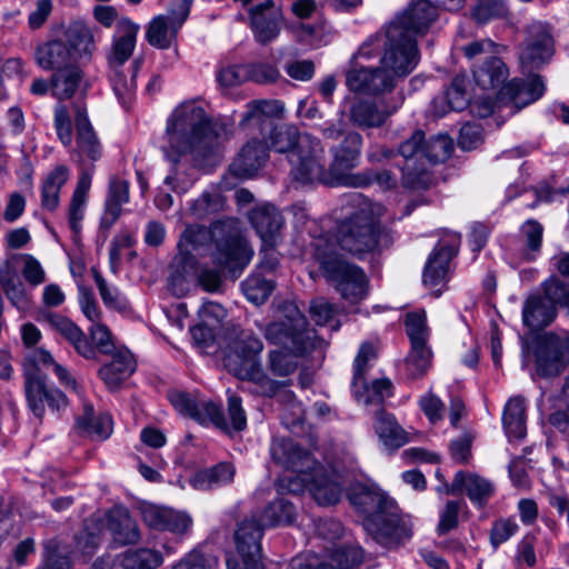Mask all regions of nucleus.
<instances>
[{
  "label": "nucleus",
  "instance_id": "9d476101",
  "mask_svg": "<svg viewBox=\"0 0 569 569\" xmlns=\"http://www.w3.org/2000/svg\"><path fill=\"white\" fill-rule=\"evenodd\" d=\"M397 24H389L385 32L368 38L359 47V57L375 59L380 57V68L391 77L396 86L398 79L407 77L417 67L420 56L416 40L401 36Z\"/></svg>",
  "mask_w": 569,
  "mask_h": 569
},
{
  "label": "nucleus",
  "instance_id": "f704fd0d",
  "mask_svg": "<svg viewBox=\"0 0 569 569\" xmlns=\"http://www.w3.org/2000/svg\"><path fill=\"white\" fill-rule=\"evenodd\" d=\"M469 104V96L466 92V81L456 77L450 87L432 101L435 116L442 117L449 111H461Z\"/></svg>",
  "mask_w": 569,
  "mask_h": 569
},
{
  "label": "nucleus",
  "instance_id": "79ce46f5",
  "mask_svg": "<svg viewBox=\"0 0 569 569\" xmlns=\"http://www.w3.org/2000/svg\"><path fill=\"white\" fill-rule=\"evenodd\" d=\"M81 79L82 71L77 64L56 70L50 83L52 96L59 100L71 98L77 91Z\"/></svg>",
  "mask_w": 569,
  "mask_h": 569
},
{
  "label": "nucleus",
  "instance_id": "4468645a",
  "mask_svg": "<svg viewBox=\"0 0 569 569\" xmlns=\"http://www.w3.org/2000/svg\"><path fill=\"white\" fill-rule=\"evenodd\" d=\"M53 126L60 142L72 150L73 157L83 164L94 162L102 157L101 142L91 126L87 110L80 104L71 109L62 103L54 107Z\"/></svg>",
  "mask_w": 569,
  "mask_h": 569
},
{
  "label": "nucleus",
  "instance_id": "9b49d317",
  "mask_svg": "<svg viewBox=\"0 0 569 569\" xmlns=\"http://www.w3.org/2000/svg\"><path fill=\"white\" fill-rule=\"evenodd\" d=\"M139 24L122 17L117 24L110 48L107 52L108 76L111 88L122 106H129L136 94V76L141 62L133 60L127 66L137 44Z\"/></svg>",
  "mask_w": 569,
  "mask_h": 569
},
{
  "label": "nucleus",
  "instance_id": "72a5a7b5",
  "mask_svg": "<svg viewBox=\"0 0 569 569\" xmlns=\"http://www.w3.org/2000/svg\"><path fill=\"white\" fill-rule=\"evenodd\" d=\"M282 112L283 106L278 100H254L247 104L240 126L244 129L263 130L269 127L270 118L280 117Z\"/></svg>",
  "mask_w": 569,
  "mask_h": 569
},
{
  "label": "nucleus",
  "instance_id": "6e6d98bb",
  "mask_svg": "<svg viewBox=\"0 0 569 569\" xmlns=\"http://www.w3.org/2000/svg\"><path fill=\"white\" fill-rule=\"evenodd\" d=\"M224 199L218 189L206 191L198 198L191 210L194 217L204 218L210 213L217 212L223 208Z\"/></svg>",
  "mask_w": 569,
  "mask_h": 569
},
{
  "label": "nucleus",
  "instance_id": "f03ea898",
  "mask_svg": "<svg viewBox=\"0 0 569 569\" xmlns=\"http://www.w3.org/2000/svg\"><path fill=\"white\" fill-rule=\"evenodd\" d=\"M216 240L213 261L230 272L241 271L253 256L247 240L231 223H217L211 230L193 224L188 226L178 242V253L174 257L169 277L170 290L176 296L187 292L188 279L196 274V257L211 239Z\"/></svg>",
  "mask_w": 569,
  "mask_h": 569
},
{
  "label": "nucleus",
  "instance_id": "49530a36",
  "mask_svg": "<svg viewBox=\"0 0 569 569\" xmlns=\"http://www.w3.org/2000/svg\"><path fill=\"white\" fill-rule=\"evenodd\" d=\"M163 556L152 548H137L126 550L120 558L124 569H157L163 563Z\"/></svg>",
  "mask_w": 569,
  "mask_h": 569
},
{
  "label": "nucleus",
  "instance_id": "58836bf2",
  "mask_svg": "<svg viewBox=\"0 0 569 569\" xmlns=\"http://www.w3.org/2000/svg\"><path fill=\"white\" fill-rule=\"evenodd\" d=\"M129 201V183L122 179H112L106 201L101 224L109 229L121 216L122 206Z\"/></svg>",
  "mask_w": 569,
  "mask_h": 569
},
{
  "label": "nucleus",
  "instance_id": "c9c22d12",
  "mask_svg": "<svg viewBox=\"0 0 569 569\" xmlns=\"http://www.w3.org/2000/svg\"><path fill=\"white\" fill-rule=\"evenodd\" d=\"M108 529L113 540L121 545L136 543L140 539V531L127 509L116 507L107 516Z\"/></svg>",
  "mask_w": 569,
  "mask_h": 569
},
{
  "label": "nucleus",
  "instance_id": "20e7f679",
  "mask_svg": "<svg viewBox=\"0 0 569 569\" xmlns=\"http://www.w3.org/2000/svg\"><path fill=\"white\" fill-rule=\"evenodd\" d=\"M270 452L277 463L292 472L281 479L282 488L293 493L308 490L322 506L340 500L342 488L338 475L317 465L292 439H274Z\"/></svg>",
  "mask_w": 569,
  "mask_h": 569
},
{
  "label": "nucleus",
  "instance_id": "3c124183",
  "mask_svg": "<svg viewBox=\"0 0 569 569\" xmlns=\"http://www.w3.org/2000/svg\"><path fill=\"white\" fill-rule=\"evenodd\" d=\"M432 352L429 346L411 347L406 359V372L408 378L417 379L422 377L431 366Z\"/></svg>",
  "mask_w": 569,
  "mask_h": 569
},
{
  "label": "nucleus",
  "instance_id": "393cba45",
  "mask_svg": "<svg viewBox=\"0 0 569 569\" xmlns=\"http://www.w3.org/2000/svg\"><path fill=\"white\" fill-rule=\"evenodd\" d=\"M446 491L453 495L465 492L472 503L482 507L493 495L495 486L479 475L458 471Z\"/></svg>",
  "mask_w": 569,
  "mask_h": 569
},
{
  "label": "nucleus",
  "instance_id": "4d7b16f0",
  "mask_svg": "<svg viewBox=\"0 0 569 569\" xmlns=\"http://www.w3.org/2000/svg\"><path fill=\"white\" fill-rule=\"evenodd\" d=\"M20 270L24 280L31 287H38L46 281V271L38 259L31 254H20Z\"/></svg>",
  "mask_w": 569,
  "mask_h": 569
},
{
  "label": "nucleus",
  "instance_id": "7ed1b4c3",
  "mask_svg": "<svg viewBox=\"0 0 569 569\" xmlns=\"http://www.w3.org/2000/svg\"><path fill=\"white\" fill-rule=\"evenodd\" d=\"M231 133V124L220 119L211 120L199 102L184 101L167 120L162 150L173 162L186 154L201 162L217 153Z\"/></svg>",
  "mask_w": 569,
  "mask_h": 569
},
{
  "label": "nucleus",
  "instance_id": "ea45409f",
  "mask_svg": "<svg viewBox=\"0 0 569 569\" xmlns=\"http://www.w3.org/2000/svg\"><path fill=\"white\" fill-rule=\"evenodd\" d=\"M526 403L521 397H512L505 406L502 422L510 440L522 439L526 435Z\"/></svg>",
  "mask_w": 569,
  "mask_h": 569
},
{
  "label": "nucleus",
  "instance_id": "052dcab7",
  "mask_svg": "<svg viewBox=\"0 0 569 569\" xmlns=\"http://www.w3.org/2000/svg\"><path fill=\"white\" fill-rule=\"evenodd\" d=\"M418 405L430 423H437L443 419L445 405L435 393L427 392L422 395L418 400Z\"/></svg>",
  "mask_w": 569,
  "mask_h": 569
},
{
  "label": "nucleus",
  "instance_id": "c756f323",
  "mask_svg": "<svg viewBox=\"0 0 569 569\" xmlns=\"http://www.w3.org/2000/svg\"><path fill=\"white\" fill-rule=\"evenodd\" d=\"M0 287L8 300L20 312H27L31 308L30 295L27 292L17 269L10 263L0 268Z\"/></svg>",
  "mask_w": 569,
  "mask_h": 569
},
{
  "label": "nucleus",
  "instance_id": "ddd939ff",
  "mask_svg": "<svg viewBox=\"0 0 569 569\" xmlns=\"http://www.w3.org/2000/svg\"><path fill=\"white\" fill-rule=\"evenodd\" d=\"M92 29L83 21H72L63 31L62 38L40 44L36 61L44 70H59L89 61L96 51Z\"/></svg>",
  "mask_w": 569,
  "mask_h": 569
},
{
  "label": "nucleus",
  "instance_id": "5fc2aeb1",
  "mask_svg": "<svg viewBox=\"0 0 569 569\" xmlns=\"http://www.w3.org/2000/svg\"><path fill=\"white\" fill-rule=\"evenodd\" d=\"M273 283L258 273L249 276L242 282V291L246 298L254 303L262 305L269 298L273 290Z\"/></svg>",
  "mask_w": 569,
  "mask_h": 569
},
{
  "label": "nucleus",
  "instance_id": "2eb2a0df",
  "mask_svg": "<svg viewBox=\"0 0 569 569\" xmlns=\"http://www.w3.org/2000/svg\"><path fill=\"white\" fill-rule=\"evenodd\" d=\"M397 156L402 158V163L397 162L402 172V184L406 188H427L431 183L423 161V132L416 130L410 138L405 140L398 149Z\"/></svg>",
  "mask_w": 569,
  "mask_h": 569
},
{
  "label": "nucleus",
  "instance_id": "6e6552de",
  "mask_svg": "<svg viewBox=\"0 0 569 569\" xmlns=\"http://www.w3.org/2000/svg\"><path fill=\"white\" fill-rule=\"evenodd\" d=\"M23 369L27 400L31 411L37 417L43 415L46 405L51 409L60 410L66 408L68 402L62 391L47 387V371L51 370L64 388L73 391L78 390V383L69 370L57 362L52 355L43 348L34 349L28 353Z\"/></svg>",
  "mask_w": 569,
  "mask_h": 569
},
{
  "label": "nucleus",
  "instance_id": "bf43d9fd",
  "mask_svg": "<svg viewBox=\"0 0 569 569\" xmlns=\"http://www.w3.org/2000/svg\"><path fill=\"white\" fill-rule=\"evenodd\" d=\"M216 77L222 88L229 89L248 81L249 72L244 64H234L220 68Z\"/></svg>",
  "mask_w": 569,
  "mask_h": 569
},
{
  "label": "nucleus",
  "instance_id": "a19ab883",
  "mask_svg": "<svg viewBox=\"0 0 569 569\" xmlns=\"http://www.w3.org/2000/svg\"><path fill=\"white\" fill-rule=\"evenodd\" d=\"M69 179V169L66 166H58L44 178L41 187V206L43 209L53 211L59 206L60 190Z\"/></svg>",
  "mask_w": 569,
  "mask_h": 569
},
{
  "label": "nucleus",
  "instance_id": "13d9d810",
  "mask_svg": "<svg viewBox=\"0 0 569 569\" xmlns=\"http://www.w3.org/2000/svg\"><path fill=\"white\" fill-rule=\"evenodd\" d=\"M218 560L199 549H193L177 561L171 569H214Z\"/></svg>",
  "mask_w": 569,
  "mask_h": 569
},
{
  "label": "nucleus",
  "instance_id": "8fccbe9b",
  "mask_svg": "<svg viewBox=\"0 0 569 569\" xmlns=\"http://www.w3.org/2000/svg\"><path fill=\"white\" fill-rule=\"evenodd\" d=\"M453 150V142L448 134H437L423 139V161L438 163L446 161Z\"/></svg>",
  "mask_w": 569,
  "mask_h": 569
},
{
  "label": "nucleus",
  "instance_id": "b1692460",
  "mask_svg": "<svg viewBox=\"0 0 569 569\" xmlns=\"http://www.w3.org/2000/svg\"><path fill=\"white\" fill-rule=\"evenodd\" d=\"M529 34L520 53V62L523 68L533 69L551 58L553 43L547 28L541 23L532 24Z\"/></svg>",
  "mask_w": 569,
  "mask_h": 569
},
{
  "label": "nucleus",
  "instance_id": "c85d7f7f",
  "mask_svg": "<svg viewBox=\"0 0 569 569\" xmlns=\"http://www.w3.org/2000/svg\"><path fill=\"white\" fill-rule=\"evenodd\" d=\"M50 329L64 337L82 357L90 359L94 357V349L88 342L81 329L68 318L58 313H48L44 317Z\"/></svg>",
  "mask_w": 569,
  "mask_h": 569
},
{
  "label": "nucleus",
  "instance_id": "f3484780",
  "mask_svg": "<svg viewBox=\"0 0 569 569\" xmlns=\"http://www.w3.org/2000/svg\"><path fill=\"white\" fill-rule=\"evenodd\" d=\"M375 358V348L370 343H363L355 359L353 365V395L358 402L368 405H380L386 398L392 395V383L388 379H377L367 386L363 376L367 365Z\"/></svg>",
  "mask_w": 569,
  "mask_h": 569
},
{
  "label": "nucleus",
  "instance_id": "e433bc0d",
  "mask_svg": "<svg viewBox=\"0 0 569 569\" xmlns=\"http://www.w3.org/2000/svg\"><path fill=\"white\" fill-rule=\"evenodd\" d=\"M134 371L132 355L127 350L118 351L112 360L103 366L99 375L109 389L118 388Z\"/></svg>",
  "mask_w": 569,
  "mask_h": 569
},
{
  "label": "nucleus",
  "instance_id": "09e8293b",
  "mask_svg": "<svg viewBox=\"0 0 569 569\" xmlns=\"http://www.w3.org/2000/svg\"><path fill=\"white\" fill-rule=\"evenodd\" d=\"M93 278L100 297L107 308L117 310L119 312H127L129 310V302L118 287L109 284L106 279L96 270H93Z\"/></svg>",
  "mask_w": 569,
  "mask_h": 569
},
{
  "label": "nucleus",
  "instance_id": "dca6fc26",
  "mask_svg": "<svg viewBox=\"0 0 569 569\" xmlns=\"http://www.w3.org/2000/svg\"><path fill=\"white\" fill-rule=\"evenodd\" d=\"M191 0H176L167 13L156 16L147 26L146 39L158 49H168L190 12Z\"/></svg>",
  "mask_w": 569,
  "mask_h": 569
},
{
  "label": "nucleus",
  "instance_id": "0e129e2a",
  "mask_svg": "<svg viewBox=\"0 0 569 569\" xmlns=\"http://www.w3.org/2000/svg\"><path fill=\"white\" fill-rule=\"evenodd\" d=\"M460 502L448 501L439 513V523L437 530L440 535L447 533L458 525Z\"/></svg>",
  "mask_w": 569,
  "mask_h": 569
},
{
  "label": "nucleus",
  "instance_id": "338daca9",
  "mask_svg": "<svg viewBox=\"0 0 569 569\" xmlns=\"http://www.w3.org/2000/svg\"><path fill=\"white\" fill-rule=\"evenodd\" d=\"M46 562L43 569H70L69 559L59 552L56 541H48L44 546Z\"/></svg>",
  "mask_w": 569,
  "mask_h": 569
},
{
  "label": "nucleus",
  "instance_id": "774afa93",
  "mask_svg": "<svg viewBox=\"0 0 569 569\" xmlns=\"http://www.w3.org/2000/svg\"><path fill=\"white\" fill-rule=\"evenodd\" d=\"M482 141L481 128L477 124L467 123L461 127L458 144L463 150L476 149Z\"/></svg>",
  "mask_w": 569,
  "mask_h": 569
},
{
  "label": "nucleus",
  "instance_id": "37998d69",
  "mask_svg": "<svg viewBox=\"0 0 569 569\" xmlns=\"http://www.w3.org/2000/svg\"><path fill=\"white\" fill-rule=\"evenodd\" d=\"M473 77L479 87L485 90L497 89L508 77L506 64L497 57H491L482 66L473 70Z\"/></svg>",
  "mask_w": 569,
  "mask_h": 569
},
{
  "label": "nucleus",
  "instance_id": "bb28decb",
  "mask_svg": "<svg viewBox=\"0 0 569 569\" xmlns=\"http://www.w3.org/2000/svg\"><path fill=\"white\" fill-rule=\"evenodd\" d=\"M268 147L260 140H249L230 166L231 172L239 178H251L264 164Z\"/></svg>",
  "mask_w": 569,
  "mask_h": 569
},
{
  "label": "nucleus",
  "instance_id": "603ef678",
  "mask_svg": "<svg viewBox=\"0 0 569 569\" xmlns=\"http://www.w3.org/2000/svg\"><path fill=\"white\" fill-rule=\"evenodd\" d=\"M405 325L411 347L428 346L429 328L425 310L409 312L406 316Z\"/></svg>",
  "mask_w": 569,
  "mask_h": 569
},
{
  "label": "nucleus",
  "instance_id": "a18cd8bd",
  "mask_svg": "<svg viewBox=\"0 0 569 569\" xmlns=\"http://www.w3.org/2000/svg\"><path fill=\"white\" fill-rule=\"evenodd\" d=\"M392 111L380 110L375 103L357 100L350 109V120L362 128L380 127Z\"/></svg>",
  "mask_w": 569,
  "mask_h": 569
},
{
  "label": "nucleus",
  "instance_id": "4c0bfd02",
  "mask_svg": "<svg viewBox=\"0 0 569 569\" xmlns=\"http://www.w3.org/2000/svg\"><path fill=\"white\" fill-rule=\"evenodd\" d=\"M376 433L388 450H395L409 441L408 433L398 425L395 417L385 411H379L375 421Z\"/></svg>",
  "mask_w": 569,
  "mask_h": 569
},
{
  "label": "nucleus",
  "instance_id": "5701e85b",
  "mask_svg": "<svg viewBox=\"0 0 569 569\" xmlns=\"http://www.w3.org/2000/svg\"><path fill=\"white\" fill-rule=\"evenodd\" d=\"M249 220L261 239L263 248H274L280 242L284 221L273 204L257 206L250 211Z\"/></svg>",
  "mask_w": 569,
  "mask_h": 569
},
{
  "label": "nucleus",
  "instance_id": "a211bd4d",
  "mask_svg": "<svg viewBox=\"0 0 569 569\" xmlns=\"http://www.w3.org/2000/svg\"><path fill=\"white\" fill-rule=\"evenodd\" d=\"M371 59L360 58L359 50L352 56L346 71V86L352 92L376 96L392 90L391 77L380 67H367L363 62Z\"/></svg>",
  "mask_w": 569,
  "mask_h": 569
},
{
  "label": "nucleus",
  "instance_id": "0eeeda50",
  "mask_svg": "<svg viewBox=\"0 0 569 569\" xmlns=\"http://www.w3.org/2000/svg\"><path fill=\"white\" fill-rule=\"evenodd\" d=\"M286 320L274 321L264 330L266 339L283 350H271L269 352V369L279 377H287L293 373L298 367L297 357L312 350L316 347V335L308 328L306 317L300 310L289 305Z\"/></svg>",
  "mask_w": 569,
  "mask_h": 569
},
{
  "label": "nucleus",
  "instance_id": "423d86ee",
  "mask_svg": "<svg viewBox=\"0 0 569 569\" xmlns=\"http://www.w3.org/2000/svg\"><path fill=\"white\" fill-rule=\"evenodd\" d=\"M277 152H287L291 164L293 180L301 184L312 183H351L360 184V181H350L346 178L333 177L326 173L325 149L320 140L309 133H299L292 126H280L271 130L270 146Z\"/></svg>",
  "mask_w": 569,
  "mask_h": 569
},
{
  "label": "nucleus",
  "instance_id": "f8f14e48",
  "mask_svg": "<svg viewBox=\"0 0 569 569\" xmlns=\"http://www.w3.org/2000/svg\"><path fill=\"white\" fill-rule=\"evenodd\" d=\"M262 350V341L253 332L242 330L228 343L223 363L233 376L252 382L256 393L272 397L280 390L281 385L263 371L259 361Z\"/></svg>",
  "mask_w": 569,
  "mask_h": 569
},
{
  "label": "nucleus",
  "instance_id": "864d4df0",
  "mask_svg": "<svg viewBox=\"0 0 569 569\" xmlns=\"http://www.w3.org/2000/svg\"><path fill=\"white\" fill-rule=\"evenodd\" d=\"M202 425L212 423L214 427L229 431V423L226 420L221 406L212 401H199L192 417Z\"/></svg>",
  "mask_w": 569,
  "mask_h": 569
},
{
  "label": "nucleus",
  "instance_id": "aec40b11",
  "mask_svg": "<svg viewBox=\"0 0 569 569\" xmlns=\"http://www.w3.org/2000/svg\"><path fill=\"white\" fill-rule=\"evenodd\" d=\"M362 146V138L359 133L351 132L348 133L342 142L332 150L333 160L330 164V169L326 170L327 174H331L333 177L346 178V180L350 181H360V184H351L345 182L337 183H327L328 186H345V187H363L368 184V180L360 174H348L345 171H348L355 168L360 158Z\"/></svg>",
  "mask_w": 569,
  "mask_h": 569
},
{
  "label": "nucleus",
  "instance_id": "412c9836",
  "mask_svg": "<svg viewBox=\"0 0 569 569\" xmlns=\"http://www.w3.org/2000/svg\"><path fill=\"white\" fill-rule=\"evenodd\" d=\"M459 237L456 234L445 243H439L429 256L423 269L422 280L426 287L439 293L448 281L450 261L459 246Z\"/></svg>",
  "mask_w": 569,
  "mask_h": 569
},
{
  "label": "nucleus",
  "instance_id": "2f4dec72",
  "mask_svg": "<svg viewBox=\"0 0 569 569\" xmlns=\"http://www.w3.org/2000/svg\"><path fill=\"white\" fill-rule=\"evenodd\" d=\"M76 429L86 437L104 440L112 432V419L106 412L96 413L90 403H83V412L77 418Z\"/></svg>",
  "mask_w": 569,
  "mask_h": 569
},
{
  "label": "nucleus",
  "instance_id": "4be33fe9",
  "mask_svg": "<svg viewBox=\"0 0 569 569\" xmlns=\"http://www.w3.org/2000/svg\"><path fill=\"white\" fill-rule=\"evenodd\" d=\"M437 16L438 10L430 0H415L390 24H397L401 36L416 40V36L427 32Z\"/></svg>",
  "mask_w": 569,
  "mask_h": 569
},
{
  "label": "nucleus",
  "instance_id": "69168bd1",
  "mask_svg": "<svg viewBox=\"0 0 569 569\" xmlns=\"http://www.w3.org/2000/svg\"><path fill=\"white\" fill-rule=\"evenodd\" d=\"M518 530V525L515 520L511 519H502L497 521L491 529V543L495 547L506 542L510 537H512Z\"/></svg>",
  "mask_w": 569,
  "mask_h": 569
},
{
  "label": "nucleus",
  "instance_id": "39448f33",
  "mask_svg": "<svg viewBox=\"0 0 569 569\" xmlns=\"http://www.w3.org/2000/svg\"><path fill=\"white\" fill-rule=\"evenodd\" d=\"M362 516L366 532L385 548H395L411 537L409 519L399 515L396 501L375 483H357L348 493Z\"/></svg>",
  "mask_w": 569,
  "mask_h": 569
},
{
  "label": "nucleus",
  "instance_id": "1a4fd4ad",
  "mask_svg": "<svg viewBox=\"0 0 569 569\" xmlns=\"http://www.w3.org/2000/svg\"><path fill=\"white\" fill-rule=\"evenodd\" d=\"M296 509L284 498L270 502L259 519L256 516L244 519L234 532V542L240 559L229 558L228 569H264L261 562V538L267 527L290 525Z\"/></svg>",
  "mask_w": 569,
  "mask_h": 569
},
{
  "label": "nucleus",
  "instance_id": "473e14b6",
  "mask_svg": "<svg viewBox=\"0 0 569 569\" xmlns=\"http://www.w3.org/2000/svg\"><path fill=\"white\" fill-rule=\"evenodd\" d=\"M556 317V308L547 303L541 296H530L522 307V322L530 331H538L549 326Z\"/></svg>",
  "mask_w": 569,
  "mask_h": 569
},
{
  "label": "nucleus",
  "instance_id": "cd10ccee",
  "mask_svg": "<svg viewBox=\"0 0 569 569\" xmlns=\"http://www.w3.org/2000/svg\"><path fill=\"white\" fill-rule=\"evenodd\" d=\"M251 27L256 39L266 43L277 38L280 31V14L273 10V2L267 0L250 11Z\"/></svg>",
  "mask_w": 569,
  "mask_h": 569
},
{
  "label": "nucleus",
  "instance_id": "f257e3e1",
  "mask_svg": "<svg viewBox=\"0 0 569 569\" xmlns=\"http://www.w3.org/2000/svg\"><path fill=\"white\" fill-rule=\"evenodd\" d=\"M383 207L369 200H358L357 210L338 226L335 241L327 234H312L311 246L327 280L349 306H356L368 297L369 279L365 271L342 259L340 248L355 256L388 247L391 236L379 226Z\"/></svg>",
  "mask_w": 569,
  "mask_h": 569
},
{
  "label": "nucleus",
  "instance_id": "de8ad7c7",
  "mask_svg": "<svg viewBox=\"0 0 569 569\" xmlns=\"http://www.w3.org/2000/svg\"><path fill=\"white\" fill-rule=\"evenodd\" d=\"M508 14L506 0H477L471 10L473 20L480 24L506 19Z\"/></svg>",
  "mask_w": 569,
  "mask_h": 569
},
{
  "label": "nucleus",
  "instance_id": "6ab92c4d",
  "mask_svg": "<svg viewBox=\"0 0 569 569\" xmlns=\"http://www.w3.org/2000/svg\"><path fill=\"white\" fill-rule=\"evenodd\" d=\"M325 555L308 553L296 557L291 569H350L363 558V551L358 546L326 548Z\"/></svg>",
  "mask_w": 569,
  "mask_h": 569
},
{
  "label": "nucleus",
  "instance_id": "c03bdc74",
  "mask_svg": "<svg viewBox=\"0 0 569 569\" xmlns=\"http://www.w3.org/2000/svg\"><path fill=\"white\" fill-rule=\"evenodd\" d=\"M234 468L229 463H219L211 469L197 472L190 480L197 490H209L232 481Z\"/></svg>",
  "mask_w": 569,
  "mask_h": 569
},
{
  "label": "nucleus",
  "instance_id": "a878e982",
  "mask_svg": "<svg viewBox=\"0 0 569 569\" xmlns=\"http://www.w3.org/2000/svg\"><path fill=\"white\" fill-rule=\"evenodd\" d=\"M569 363V346L559 340H549L537 351L536 372L541 377L559 375Z\"/></svg>",
  "mask_w": 569,
  "mask_h": 569
},
{
  "label": "nucleus",
  "instance_id": "7c9ffc66",
  "mask_svg": "<svg viewBox=\"0 0 569 569\" xmlns=\"http://www.w3.org/2000/svg\"><path fill=\"white\" fill-rule=\"evenodd\" d=\"M545 91V84L539 76H530L526 80H512L501 88V94L510 98L518 108L537 101Z\"/></svg>",
  "mask_w": 569,
  "mask_h": 569
},
{
  "label": "nucleus",
  "instance_id": "e2e57ef3",
  "mask_svg": "<svg viewBox=\"0 0 569 569\" xmlns=\"http://www.w3.org/2000/svg\"><path fill=\"white\" fill-rule=\"evenodd\" d=\"M192 527V518L189 513L180 510L170 509L163 530L173 535H187Z\"/></svg>",
  "mask_w": 569,
  "mask_h": 569
},
{
  "label": "nucleus",
  "instance_id": "680f3d73",
  "mask_svg": "<svg viewBox=\"0 0 569 569\" xmlns=\"http://www.w3.org/2000/svg\"><path fill=\"white\" fill-rule=\"evenodd\" d=\"M171 508L144 503L141 506V516L144 523L154 530H162Z\"/></svg>",
  "mask_w": 569,
  "mask_h": 569
}]
</instances>
